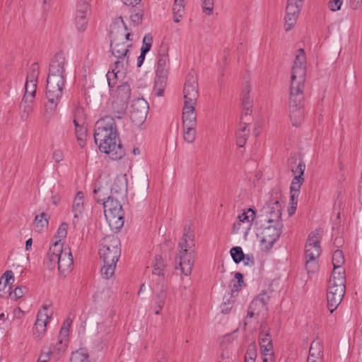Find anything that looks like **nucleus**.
<instances>
[{
  "mask_svg": "<svg viewBox=\"0 0 362 362\" xmlns=\"http://www.w3.org/2000/svg\"><path fill=\"white\" fill-rule=\"evenodd\" d=\"M117 262H108L103 261V265L100 269L101 276L106 280L111 279L115 272L116 265Z\"/></svg>",
  "mask_w": 362,
  "mask_h": 362,
  "instance_id": "30",
  "label": "nucleus"
},
{
  "mask_svg": "<svg viewBox=\"0 0 362 362\" xmlns=\"http://www.w3.org/2000/svg\"><path fill=\"white\" fill-rule=\"evenodd\" d=\"M83 194L81 192H78L73 202L72 213L74 214L73 225L75 226L78 222L79 218L82 216L83 211Z\"/></svg>",
  "mask_w": 362,
  "mask_h": 362,
  "instance_id": "23",
  "label": "nucleus"
},
{
  "mask_svg": "<svg viewBox=\"0 0 362 362\" xmlns=\"http://www.w3.org/2000/svg\"><path fill=\"white\" fill-rule=\"evenodd\" d=\"M305 54L303 49H299L293 62L291 81L305 82Z\"/></svg>",
  "mask_w": 362,
  "mask_h": 362,
  "instance_id": "18",
  "label": "nucleus"
},
{
  "mask_svg": "<svg viewBox=\"0 0 362 362\" xmlns=\"http://www.w3.org/2000/svg\"><path fill=\"white\" fill-rule=\"evenodd\" d=\"M48 225V220L45 213L37 215L34 221V226L37 231L40 232L42 228Z\"/></svg>",
  "mask_w": 362,
  "mask_h": 362,
  "instance_id": "39",
  "label": "nucleus"
},
{
  "mask_svg": "<svg viewBox=\"0 0 362 362\" xmlns=\"http://www.w3.org/2000/svg\"><path fill=\"white\" fill-rule=\"evenodd\" d=\"M166 76H156L153 91L156 95L160 97L163 95L165 86Z\"/></svg>",
  "mask_w": 362,
  "mask_h": 362,
  "instance_id": "38",
  "label": "nucleus"
},
{
  "mask_svg": "<svg viewBox=\"0 0 362 362\" xmlns=\"http://www.w3.org/2000/svg\"><path fill=\"white\" fill-rule=\"evenodd\" d=\"M196 105L197 104L184 103L182 117L183 126L197 125Z\"/></svg>",
  "mask_w": 362,
  "mask_h": 362,
  "instance_id": "22",
  "label": "nucleus"
},
{
  "mask_svg": "<svg viewBox=\"0 0 362 362\" xmlns=\"http://www.w3.org/2000/svg\"><path fill=\"white\" fill-rule=\"evenodd\" d=\"M290 119L293 126H299L304 119L303 108H289Z\"/></svg>",
  "mask_w": 362,
  "mask_h": 362,
  "instance_id": "34",
  "label": "nucleus"
},
{
  "mask_svg": "<svg viewBox=\"0 0 362 362\" xmlns=\"http://www.w3.org/2000/svg\"><path fill=\"white\" fill-rule=\"evenodd\" d=\"M99 255L103 261L118 262L121 255L120 240L115 235H106L102 240Z\"/></svg>",
  "mask_w": 362,
  "mask_h": 362,
  "instance_id": "9",
  "label": "nucleus"
},
{
  "mask_svg": "<svg viewBox=\"0 0 362 362\" xmlns=\"http://www.w3.org/2000/svg\"><path fill=\"white\" fill-rule=\"evenodd\" d=\"M148 110L147 102L142 98L133 100L130 110V118L136 126L141 125L146 120Z\"/></svg>",
  "mask_w": 362,
  "mask_h": 362,
  "instance_id": "14",
  "label": "nucleus"
},
{
  "mask_svg": "<svg viewBox=\"0 0 362 362\" xmlns=\"http://www.w3.org/2000/svg\"><path fill=\"white\" fill-rule=\"evenodd\" d=\"M52 350L49 347L44 348L42 353L40 355V357L38 358L37 361L41 362H48L49 357L51 355H53Z\"/></svg>",
  "mask_w": 362,
  "mask_h": 362,
  "instance_id": "55",
  "label": "nucleus"
},
{
  "mask_svg": "<svg viewBox=\"0 0 362 362\" xmlns=\"http://www.w3.org/2000/svg\"><path fill=\"white\" fill-rule=\"evenodd\" d=\"M304 83L291 81L288 108L304 107Z\"/></svg>",
  "mask_w": 362,
  "mask_h": 362,
  "instance_id": "15",
  "label": "nucleus"
},
{
  "mask_svg": "<svg viewBox=\"0 0 362 362\" xmlns=\"http://www.w3.org/2000/svg\"><path fill=\"white\" fill-rule=\"evenodd\" d=\"M185 0H174L173 7V20L175 23L180 21L185 13Z\"/></svg>",
  "mask_w": 362,
  "mask_h": 362,
  "instance_id": "32",
  "label": "nucleus"
},
{
  "mask_svg": "<svg viewBox=\"0 0 362 362\" xmlns=\"http://www.w3.org/2000/svg\"><path fill=\"white\" fill-rule=\"evenodd\" d=\"M69 362H90L88 354L83 349L74 351L71 354Z\"/></svg>",
  "mask_w": 362,
  "mask_h": 362,
  "instance_id": "37",
  "label": "nucleus"
},
{
  "mask_svg": "<svg viewBox=\"0 0 362 362\" xmlns=\"http://www.w3.org/2000/svg\"><path fill=\"white\" fill-rule=\"evenodd\" d=\"M195 127L196 125L183 126V138L186 142L192 144L195 141L197 135Z\"/></svg>",
  "mask_w": 362,
  "mask_h": 362,
  "instance_id": "36",
  "label": "nucleus"
},
{
  "mask_svg": "<svg viewBox=\"0 0 362 362\" xmlns=\"http://www.w3.org/2000/svg\"><path fill=\"white\" fill-rule=\"evenodd\" d=\"M343 0H329L328 2V8L332 11H337L341 9Z\"/></svg>",
  "mask_w": 362,
  "mask_h": 362,
  "instance_id": "58",
  "label": "nucleus"
},
{
  "mask_svg": "<svg viewBox=\"0 0 362 362\" xmlns=\"http://www.w3.org/2000/svg\"><path fill=\"white\" fill-rule=\"evenodd\" d=\"M104 215L112 230L117 231L124 223V213L118 197L108 196L103 202Z\"/></svg>",
  "mask_w": 362,
  "mask_h": 362,
  "instance_id": "7",
  "label": "nucleus"
},
{
  "mask_svg": "<svg viewBox=\"0 0 362 362\" xmlns=\"http://www.w3.org/2000/svg\"><path fill=\"white\" fill-rule=\"evenodd\" d=\"M269 300V296L266 292H262L257 297L252 301V308L258 307L262 311L267 310V305Z\"/></svg>",
  "mask_w": 362,
  "mask_h": 362,
  "instance_id": "35",
  "label": "nucleus"
},
{
  "mask_svg": "<svg viewBox=\"0 0 362 362\" xmlns=\"http://www.w3.org/2000/svg\"><path fill=\"white\" fill-rule=\"evenodd\" d=\"M37 84L29 82H25V94L23 97H26L29 99L34 100L36 93Z\"/></svg>",
  "mask_w": 362,
  "mask_h": 362,
  "instance_id": "46",
  "label": "nucleus"
},
{
  "mask_svg": "<svg viewBox=\"0 0 362 362\" xmlns=\"http://www.w3.org/2000/svg\"><path fill=\"white\" fill-rule=\"evenodd\" d=\"M345 276L342 272H332L327 293V308L333 313L339 306L345 293Z\"/></svg>",
  "mask_w": 362,
  "mask_h": 362,
  "instance_id": "6",
  "label": "nucleus"
},
{
  "mask_svg": "<svg viewBox=\"0 0 362 362\" xmlns=\"http://www.w3.org/2000/svg\"><path fill=\"white\" fill-rule=\"evenodd\" d=\"M282 223H267V226L260 228L257 236L262 250L267 251L273 247L282 233Z\"/></svg>",
  "mask_w": 362,
  "mask_h": 362,
  "instance_id": "10",
  "label": "nucleus"
},
{
  "mask_svg": "<svg viewBox=\"0 0 362 362\" xmlns=\"http://www.w3.org/2000/svg\"><path fill=\"white\" fill-rule=\"evenodd\" d=\"M305 170V165L303 162L299 161L296 167H291V172L294 176H300V178L303 177L304 171Z\"/></svg>",
  "mask_w": 362,
  "mask_h": 362,
  "instance_id": "54",
  "label": "nucleus"
},
{
  "mask_svg": "<svg viewBox=\"0 0 362 362\" xmlns=\"http://www.w3.org/2000/svg\"><path fill=\"white\" fill-rule=\"evenodd\" d=\"M245 265L252 266L255 264L254 256L251 254H244V257L242 259Z\"/></svg>",
  "mask_w": 362,
  "mask_h": 362,
  "instance_id": "63",
  "label": "nucleus"
},
{
  "mask_svg": "<svg viewBox=\"0 0 362 362\" xmlns=\"http://www.w3.org/2000/svg\"><path fill=\"white\" fill-rule=\"evenodd\" d=\"M322 230L320 228L311 232L305 245V268L308 273L315 272L318 268V258L321 254L320 240Z\"/></svg>",
  "mask_w": 362,
  "mask_h": 362,
  "instance_id": "5",
  "label": "nucleus"
},
{
  "mask_svg": "<svg viewBox=\"0 0 362 362\" xmlns=\"http://www.w3.org/2000/svg\"><path fill=\"white\" fill-rule=\"evenodd\" d=\"M89 15H81L76 13L75 23L78 31H84L87 24Z\"/></svg>",
  "mask_w": 362,
  "mask_h": 362,
  "instance_id": "43",
  "label": "nucleus"
},
{
  "mask_svg": "<svg viewBox=\"0 0 362 362\" xmlns=\"http://www.w3.org/2000/svg\"><path fill=\"white\" fill-rule=\"evenodd\" d=\"M304 182V178L300 176H294L291 181L290 187V206L288 209V214L292 215L296 209L298 204V198L300 194L301 186Z\"/></svg>",
  "mask_w": 362,
  "mask_h": 362,
  "instance_id": "20",
  "label": "nucleus"
},
{
  "mask_svg": "<svg viewBox=\"0 0 362 362\" xmlns=\"http://www.w3.org/2000/svg\"><path fill=\"white\" fill-rule=\"evenodd\" d=\"M344 263V257L342 251L337 250L336 251H334L332 257V264L334 267L332 272H337V276H338V273H340L341 272L343 275L345 276L344 269L341 267Z\"/></svg>",
  "mask_w": 362,
  "mask_h": 362,
  "instance_id": "27",
  "label": "nucleus"
},
{
  "mask_svg": "<svg viewBox=\"0 0 362 362\" xmlns=\"http://www.w3.org/2000/svg\"><path fill=\"white\" fill-rule=\"evenodd\" d=\"M104 188L102 187H95L93 190L94 198L98 203H102L106 202L107 198L105 194L103 192Z\"/></svg>",
  "mask_w": 362,
  "mask_h": 362,
  "instance_id": "51",
  "label": "nucleus"
},
{
  "mask_svg": "<svg viewBox=\"0 0 362 362\" xmlns=\"http://www.w3.org/2000/svg\"><path fill=\"white\" fill-rule=\"evenodd\" d=\"M86 117L84 110L81 107H77L74 112V124H86Z\"/></svg>",
  "mask_w": 362,
  "mask_h": 362,
  "instance_id": "42",
  "label": "nucleus"
},
{
  "mask_svg": "<svg viewBox=\"0 0 362 362\" xmlns=\"http://www.w3.org/2000/svg\"><path fill=\"white\" fill-rule=\"evenodd\" d=\"M258 341L261 354L264 357L263 362H268L266 357L274 356V345L269 329L263 325L260 327Z\"/></svg>",
  "mask_w": 362,
  "mask_h": 362,
  "instance_id": "13",
  "label": "nucleus"
},
{
  "mask_svg": "<svg viewBox=\"0 0 362 362\" xmlns=\"http://www.w3.org/2000/svg\"><path fill=\"white\" fill-rule=\"evenodd\" d=\"M323 346L320 339L317 338L311 343L308 357L322 359Z\"/></svg>",
  "mask_w": 362,
  "mask_h": 362,
  "instance_id": "29",
  "label": "nucleus"
},
{
  "mask_svg": "<svg viewBox=\"0 0 362 362\" xmlns=\"http://www.w3.org/2000/svg\"><path fill=\"white\" fill-rule=\"evenodd\" d=\"M90 5H81L76 4V13L83 14V15H90Z\"/></svg>",
  "mask_w": 362,
  "mask_h": 362,
  "instance_id": "60",
  "label": "nucleus"
},
{
  "mask_svg": "<svg viewBox=\"0 0 362 362\" xmlns=\"http://www.w3.org/2000/svg\"><path fill=\"white\" fill-rule=\"evenodd\" d=\"M250 134V130L245 123L241 124L236 133V144L239 147H243Z\"/></svg>",
  "mask_w": 362,
  "mask_h": 362,
  "instance_id": "33",
  "label": "nucleus"
},
{
  "mask_svg": "<svg viewBox=\"0 0 362 362\" xmlns=\"http://www.w3.org/2000/svg\"><path fill=\"white\" fill-rule=\"evenodd\" d=\"M349 7L354 10H358L362 5V0H349Z\"/></svg>",
  "mask_w": 362,
  "mask_h": 362,
  "instance_id": "64",
  "label": "nucleus"
},
{
  "mask_svg": "<svg viewBox=\"0 0 362 362\" xmlns=\"http://www.w3.org/2000/svg\"><path fill=\"white\" fill-rule=\"evenodd\" d=\"M166 298L167 288L165 286H163L153 299V310L155 315H158L161 314L163 308L165 304Z\"/></svg>",
  "mask_w": 362,
  "mask_h": 362,
  "instance_id": "25",
  "label": "nucleus"
},
{
  "mask_svg": "<svg viewBox=\"0 0 362 362\" xmlns=\"http://www.w3.org/2000/svg\"><path fill=\"white\" fill-rule=\"evenodd\" d=\"M250 91V87L247 86L246 90H244L243 93L242 104H243V108L245 109V110H246L245 115L248 114V112L250 111V107H251L252 100L249 95Z\"/></svg>",
  "mask_w": 362,
  "mask_h": 362,
  "instance_id": "45",
  "label": "nucleus"
},
{
  "mask_svg": "<svg viewBox=\"0 0 362 362\" xmlns=\"http://www.w3.org/2000/svg\"><path fill=\"white\" fill-rule=\"evenodd\" d=\"M170 59L168 49L160 50L158 54L156 76H165L169 68Z\"/></svg>",
  "mask_w": 362,
  "mask_h": 362,
  "instance_id": "24",
  "label": "nucleus"
},
{
  "mask_svg": "<svg viewBox=\"0 0 362 362\" xmlns=\"http://www.w3.org/2000/svg\"><path fill=\"white\" fill-rule=\"evenodd\" d=\"M257 356V346L255 342L250 343L247 349L245 361L249 362H255Z\"/></svg>",
  "mask_w": 362,
  "mask_h": 362,
  "instance_id": "41",
  "label": "nucleus"
},
{
  "mask_svg": "<svg viewBox=\"0 0 362 362\" xmlns=\"http://www.w3.org/2000/svg\"><path fill=\"white\" fill-rule=\"evenodd\" d=\"M300 4L296 2H290L288 0V4L286 9V13L289 15L297 14L299 15L300 11Z\"/></svg>",
  "mask_w": 362,
  "mask_h": 362,
  "instance_id": "50",
  "label": "nucleus"
},
{
  "mask_svg": "<svg viewBox=\"0 0 362 362\" xmlns=\"http://www.w3.org/2000/svg\"><path fill=\"white\" fill-rule=\"evenodd\" d=\"M77 141L81 148H84L86 144V124H74Z\"/></svg>",
  "mask_w": 362,
  "mask_h": 362,
  "instance_id": "31",
  "label": "nucleus"
},
{
  "mask_svg": "<svg viewBox=\"0 0 362 362\" xmlns=\"http://www.w3.org/2000/svg\"><path fill=\"white\" fill-rule=\"evenodd\" d=\"M38 76V66L36 64H33L30 66L29 73L27 75L26 81L37 84Z\"/></svg>",
  "mask_w": 362,
  "mask_h": 362,
  "instance_id": "44",
  "label": "nucleus"
},
{
  "mask_svg": "<svg viewBox=\"0 0 362 362\" xmlns=\"http://www.w3.org/2000/svg\"><path fill=\"white\" fill-rule=\"evenodd\" d=\"M233 303H234V300L232 298L231 296H230L227 299H226V298H224V300L221 305V312L225 314L228 313L230 311V310L232 309V308L233 306Z\"/></svg>",
  "mask_w": 362,
  "mask_h": 362,
  "instance_id": "53",
  "label": "nucleus"
},
{
  "mask_svg": "<svg viewBox=\"0 0 362 362\" xmlns=\"http://www.w3.org/2000/svg\"><path fill=\"white\" fill-rule=\"evenodd\" d=\"M112 94V110L117 114L118 118L126 112L127 104L131 95L130 86L127 83H123L118 86Z\"/></svg>",
  "mask_w": 362,
  "mask_h": 362,
  "instance_id": "11",
  "label": "nucleus"
},
{
  "mask_svg": "<svg viewBox=\"0 0 362 362\" xmlns=\"http://www.w3.org/2000/svg\"><path fill=\"white\" fill-rule=\"evenodd\" d=\"M110 196L114 197V195H116L117 197L120 195L121 197H123L127 191V183L124 176L117 177L115 179L114 182L110 188Z\"/></svg>",
  "mask_w": 362,
  "mask_h": 362,
  "instance_id": "26",
  "label": "nucleus"
},
{
  "mask_svg": "<svg viewBox=\"0 0 362 362\" xmlns=\"http://www.w3.org/2000/svg\"><path fill=\"white\" fill-rule=\"evenodd\" d=\"M263 211L267 216V222L276 224L282 223L281 206L277 199H272L263 208Z\"/></svg>",
  "mask_w": 362,
  "mask_h": 362,
  "instance_id": "19",
  "label": "nucleus"
},
{
  "mask_svg": "<svg viewBox=\"0 0 362 362\" xmlns=\"http://www.w3.org/2000/svg\"><path fill=\"white\" fill-rule=\"evenodd\" d=\"M115 134H118L115 119L110 116H105L100 118L95 125L94 140L95 143L100 142L102 148L107 147L105 138L115 139Z\"/></svg>",
  "mask_w": 362,
  "mask_h": 362,
  "instance_id": "8",
  "label": "nucleus"
},
{
  "mask_svg": "<svg viewBox=\"0 0 362 362\" xmlns=\"http://www.w3.org/2000/svg\"><path fill=\"white\" fill-rule=\"evenodd\" d=\"M34 100L23 97L20 105L21 117L23 120H25L28 118L29 115L33 112V104Z\"/></svg>",
  "mask_w": 362,
  "mask_h": 362,
  "instance_id": "28",
  "label": "nucleus"
},
{
  "mask_svg": "<svg viewBox=\"0 0 362 362\" xmlns=\"http://www.w3.org/2000/svg\"><path fill=\"white\" fill-rule=\"evenodd\" d=\"M298 18V15H297V14H291V15H289L288 13L286 14L284 27H285V30L286 31L291 30L294 27V25L296 23Z\"/></svg>",
  "mask_w": 362,
  "mask_h": 362,
  "instance_id": "47",
  "label": "nucleus"
},
{
  "mask_svg": "<svg viewBox=\"0 0 362 362\" xmlns=\"http://www.w3.org/2000/svg\"><path fill=\"white\" fill-rule=\"evenodd\" d=\"M262 310H260L258 307L255 306L254 308H252V303L250 305L247 317H253L255 315H258Z\"/></svg>",
  "mask_w": 362,
  "mask_h": 362,
  "instance_id": "62",
  "label": "nucleus"
},
{
  "mask_svg": "<svg viewBox=\"0 0 362 362\" xmlns=\"http://www.w3.org/2000/svg\"><path fill=\"white\" fill-rule=\"evenodd\" d=\"M202 2V8L206 14L210 15L214 9V0H201Z\"/></svg>",
  "mask_w": 362,
  "mask_h": 362,
  "instance_id": "56",
  "label": "nucleus"
},
{
  "mask_svg": "<svg viewBox=\"0 0 362 362\" xmlns=\"http://www.w3.org/2000/svg\"><path fill=\"white\" fill-rule=\"evenodd\" d=\"M153 37L150 35H146L143 38L141 52L146 54L152 46Z\"/></svg>",
  "mask_w": 362,
  "mask_h": 362,
  "instance_id": "52",
  "label": "nucleus"
},
{
  "mask_svg": "<svg viewBox=\"0 0 362 362\" xmlns=\"http://www.w3.org/2000/svg\"><path fill=\"white\" fill-rule=\"evenodd\" d=\"M48 310L49 305H43L42 309L37 313L33 327V336L37 340H40L46 332L47 325L52 316V313L49 312Z\"/></svg>",
  "mask_w": 362,
  "mask_h": 362,
  "instance_id": "17",
  "label": "nucleus"
},
{
  "mask_svg": "<svg viewBox=\"0 0 362 362\" xmlns=\"http://www.w3.org/2000/svg\"><path fill=\"white\" fill-rule=\"evenodd\" d=\"M67 229V223H63L59 226L55 235V238L58 239V240H56V242L60 243L61 240L66 237Z\"/></svg>",
  "mask_w": 362,
  "mask_h": 362,
  "instance_id": "49",
  "label": "nucleus"
},
{
  "mask_svg": "<svg viewBox=\"0 0 362 362\" xmlns=\"http://www.w3.org/2000/svg\"><path fill=\"white\" fill-rule=\"evenodd\" d=\"M2 279H4V285H3V288H4L7 285H10L12 284L13 281H14V276H13V273L12 271H6L2 278Z\"/></svg>",
  "mask_w": 362,
  "mask_h": 362,
  "instance_id": "59",
  "label": "nucleus"
},
{
  "mask_svg": "<svg viewBox=\"0 0 362 362\" xmlns=\"http://www.w3.org/2000/svg\"><path fill=\"white\" fill-rule=\"evenodd\" d=\"M197 76L194 71H190L186 76L183 88L184 103L197 104L199 97Z\"/></svg>",
  "mask_w": 362,
  "mask_h": 362,
  "instance_id": "12",
  "label": "nucleus"
},
{
  "mask_svg": "<svg viewBox=\"0 0 362 362\" xmlns=\"http://www.w3.org/2000/svg\"><path fill=\"white\" fill-rule=\"evenodd\" d=\"M131 46V44L124 42L122 37L120 39L116 37L111 40V52L115 57L117 58V60L115 62V68L112 71H108L106 75L108 86L110 88L116 85L119 75L122 76L124 74V72H121V70L124 69L125 64L127 65L129 63V48Z\"/></svg>",
  "mask_w": 362,
  "mask_h": 362,
  "instance_id": "3",
  "label": "nucleus"
},
{
  "mask_svg": "<svg viewBox=\"0 0 362 362\" xmlns=\"http://www.w3.org/2000/svg\"><path fill=\"white\" fill-rule=\"evenodd\" d=\"M26 291L25 287H16L13 292H10V296L12 298L17 300L23 296L25 292Z\"/></svg>",
  "mask_w": 362,
  "mask_h": 362,
  "instance_id": "57",
  "label": "nucleus"
},
{
  "mask_svg": "<svg viewBox=\"0 0 362 362\" xmlns=\"http://www.w3.org/2000/svg\"><path fill=\"white\" fill-rule=\"evenodd\" d=\"M194 237L190 228H185L179 243V251L175 258V263L179 264L181 272L185 276L191 274L194 264L192 255V247L194 246Z\"/></svg>",
  "mask_w": 362,
  "mask_h": 362,
  "instance_id": "4",
  "label": "nucleus"
},
{
  "mask_svg": "<svg viewBox=\"0 0 362 362\" xmlns=\"http://www.w3.org/2000/svg\"><path fill=\"white\" fill-rule=\"evenodd\" d=\"M230 255L235 263H239L244 257V253L240 247H234L230 250Z\"/></svg>",
  "mask_w": 362,
  "mask_h": 362,
  "instance_id": "48",
  "label": "nucleus"
},
{
  "mask_svg": "<svg viewBox=\"0 0 362 362\" xmlns=\"http://www.w3.org/2000/svg\"><path fill=\"white\" fill-rule=\"evenodd\" d=\"M105 140L107 147L103 146V148H102L100 142H98L97 144L101 152L108 154L111 159L115 160L121 159L124 156L125 153L120 144L118 134H115L114 140L109 139V137L105 138Z\"/></svg>",
  "mask_w": 362,
  "mask_h": 362,
  "instance_id": "16",
  "label": "nucleus"
},
{
  "mask_svg": "<svg viewBox=\"0 0 362 362\" xmlns=\"http://www.w3.org/2000/svg\"><path fill=\"white\" fill-rule=\"evenodd\" d=\"M69 324L66 325L64 323L62 327L60 329L58 339L55 343H52L49 347L51 349L54 354H60L64 352L67 346V338L69 335Z\"/></svg>",
  "mask_w": 362,
  "mask_h": 362,
  "instance_id": "21",
  "label": "nucleus"
},
{
  "mask_svg": "<svg viewBox=\"0 0 362 362\" xmlns=\"http://www.w3.org/2000/svg\"><path fill=\"white\" fill-rule=\"evenodd\" d=\"M52 158H53L54 160L55 161V163H60L61 161H62L64 160V158L63 151L60 149L54 150V151L53 153Z\"/></svg>",
  "mask_w": 362,
  "mask_h": 362,
  "instance_id": "61",
  "label": "nucleus"
},
{
  "mask_svg": "<svg viewBox=\"0 0 362 362\" xmlns=\"http://www.w3.org/2000/svg\"><path fill=\"white\" fill-rule=\"evenodd\" d=\"M45 264L50 270L57 265L59 272L65 276L71 271L74 264L70 247H63L62 243L55 242L49 248Z\"/></svg>",
  "mask_w": 362,
  "mask_h": 362,
  "instance_id": "2",
  "label": "nucleus"
},
{
  "mask_svg": "<svg viewBox=\"0 0 362 362\" xmlns=\"http://www.w3.org/2000/svg\"><path fill=\"white\" fill-rule=\"evenodd\" d=\"M66 63V58L62 52L57 53L50 62L47 80L46 97L52 105L51 108L56 107L62 96L65 85L64 66Z\"/></svg>",
  "mask_w": 362,
  "mask_h": 362,
  "instance_id": "1",
  "label": "nucleus"
},
{
  "mask_svg": "<svg viewBox=\"0 0 362 362\" xmlns=\"http://www.w3.org/2000/svg\"><path fill=\"white\" fill-rule=\"evenodd\" d=\"M255 218V212L252 209H248L247 211H244L238 216V221L241 223H247L250 224Z\"/></svg>",
  "mask_w": 362,
  "mask_h": 362,
  "instance_id": "40",
  "label": "nucleus"
}]
</instances>
